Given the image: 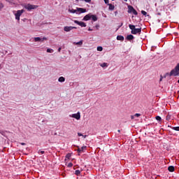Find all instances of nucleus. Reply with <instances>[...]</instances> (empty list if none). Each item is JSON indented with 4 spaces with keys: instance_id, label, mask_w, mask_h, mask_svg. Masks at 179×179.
Instances as JSON below:
<instances>
[{
    "instance_id": "1",
    "label": "nucleus",
    "mask_w": 179,
    "mask_h": 179,
    "mask_svg": "<svg viewBox=\"0 0 179 179\" xmlns=\"http://www.w3.org/2000/svg\"><path fill=\"white\" fill-rule=\"evenodd\" d=\"M129 27L130 29L131 34H141L142 31V28H135V25L129 24Z\"/></svg>"
},
{
    "instance_id": "2",
    "label": "nucleus",
    "mask_w": 179,
    "mask_h": 179,
    "mask_svg": "<svg viewBox=\"0 0 179 179\" xmlns=\"http://www.w3.org/2000/svg\"><path fill=\"white\" fill-rule=\"evenodd\" d=\"M25 9H27L28 10H31L33 9H37L38 8V6L33 5V4H27L24 6Z\"/></svg>"
},
{
    "instance_id": "3",
    "label": "nucleus",
    "mask_w": 179,
    "mask_h": 179,
    "mask_svg": "<svg viewBox=\"0 0 179 179\" xmlns=\"http://www.w3.org/2000/svg\"><path fill=\"white\" fill-rule=\"evenodd\" d=\"M24 13V10H18L15 14L16 20H20V16Z\"/></svg>"
},
{
    "instance_id": "4",
    "label": "nucleus",
    "mask_w": 179,
    "mask_h": 179,
    "mask_svg": "<svg viewBox=\"0 0 179 179\" xmlns=\"http://www.w3.org/2000/svg\"><path fill=\"white\" fill-rule=\"evenodd\" d=\"M128 13H133L134 15H135L136 16V15H138V12L136 11V10H135V8H134L132 7V6H128Z\"/></svg>"
},
{
    "instance_id": "5",
    "label": "nucleus",
    "mask_w": 179,
    "mask_h": 179,
    "mask_svg": "<svg viewBox=\"0 0 179 179\" xmlns=\"http://www.w3.org/2000/svg\"><path fill=\"white\" fill-rule=\"evenodd\" d=\"M70 117H71V118H76V120H80V112L70 115Z\"/></svg>"
},
{
    "instance_id": "6",
    "label": "nucleus",
    "mask_w": 179,
    "mask_h": 179,
    "mask_svg": "<svg viewBox=\"0 0 179 179\" xmlns=\"http://www.w3.org/2000/svg\"><path fill=\"white\" fill-rule=\"evenodd\" d=\"M74 23H76V24H78V26H80L81 27H86V23H85L84 22L74 20Z\"/></svg>"
},
{
    "instance_id": "7",
    "label": "nucleus",
    "mask_w": 179,
    "mask_h": 179,
    "mask_svg": "<svg viewBox=\"0 0 179 179\" xmlns=\"http://www.w3.org/2000/svg\"><path fill=\"white\" fill-rule=\"evenodd\" d=\"M73 29H76V27H68V26L64 27V31H66V32L71 31V30H73Z\"/></svg>"
},
{
    "instance_id": "8",
    "label": "nucleus",
    "mask_w": 179,
    "mask_h": 179,
    "mask_svg": "<svg viewBox=\"0 0 179 179\" xmlns=\"http://www.w3.org/2000/svg\"><path fill=\"white\" fill-rule=\"evenodd\" d=\"M90 19H92V14L91 13L86 15L83 17V20L87 21V20H90Z\"/></svg>"
},
{
    "instance_id": "9",
    "label": "nucleus",
    "mask_w": 179,
    "mask_h": 179,
    "mask_svg": "<svg viewBox=\"0 0 179 179\" xmlns=\"http://www.w3.org/2000/svg\"><path fill=\"white\" fill-rule=\"evenodd\" d=\"M78 12H80V13H85L86 12V8H77Z\"/></svg>"
},
{
    "instance_id": "10",
    "label": "nucleus",
    "mask_w": 179,
    "mask_h": 179,
    "mask_svg": "<svg viewBox=\"0 0 179 179\" xmlns=\"http://www.w3.org/2000/svg\"><path fill=\"white\" fill-rule=\"evenodd\" d=\"M91 19L93 20V22H97V15L91 14Z\"/></svg>"
},
{
    "instance_id": "11",
    "label": "nucleus",
    "mask_w": 179,
    "mask_h": 179,
    "mask_svg": "<svg viewBox=\"0 0 179 179\" xmlns=\"http://www.w3.org/2000/svg\"><path fill=\"white\" fill-rule=\"evenodd\" d=\"M108 5L109 6V10H114V9H115V6H114V5L111 3H108Z\"/></svg>"
},
{
    "instance_id": "12",
    "label": "nucleus",
    "mask_w": 179,
    "mask_h": 179,
    "mask_svg": "<svg viewBox=\"0 0 179 179\" xmlns=\"http://www.w3.org/2000/svg\"><path fill=\"white\" fill-rule=\"evenodd\" d=\"M134 37L133 35L130 34V35H128L127 36V40H129V41H131V40H134Z\"/></svg>"
},
{
    "instance_id": "13",
    "label": "nucleus",
    "mask_w": 179,
    "mask_h": 179,
    "mask_svg": "<svg viewBox=\"0 0 179 179\" xmlns=\"http://www.w3.org/2000/svg\"><path fill=\"white\" fill-rule=\"evenodd\" d=\"M58 82H60L61 83L65 82V78H64L63 76L59 77L58 79Z\"/></svg>"
},
{
    "instance_id": "14",
    "label": "nucleus",
    "mask_w": 179,
    "mask_h": 179,
    "mask_svg": "<svg viewBox=\"0 0 179 179\" xmlns=\"http://www.w3.org/2000/svg\"><path fill=\"white\" fill-rule=\"evenodd\" d=\"M117 40H119L120 41H124V36L120 35L117 36Z\"/></svg>"
},
{
    "instance_id": "15",
    "label": "nucleus",
    "mask_w": 179,
    "mask_h": 179,
    "mask_svg": "<svg viewBox=\"0 0 179 179\" xmlns=\"http://www.w3.org/2000/svg\"><path fill=\"white\" fill-rule=\"evenodd\" d=\"M73 44L76 45H82L83 44V41H80L79 42H74Z\"/></svg>"
},
{
    "instance_id": "16",
    "label": "nucleus",
    "mask_w": 179,
    "mask_h": 179,
    "mask_svg": "<svg viewBox=\"0 0 179 179\" xmlns=\"http://www.w3.org/2000/svg\"><path fill=\"white\" fill-rule=\"evenodd\" d=\"M168 170L171 173H173V171H174V167L173 166H170L169 167H168Z\"/></svg>"
},
{
    "instance_id": "17",
    "label": "nucleus",
    "mask_w": 179,
    "mask_h": 179,
    "mask_svg": "<svg viewBox=\"0 0 179 179\" xmlns=\"http://www.w3.org/2000/svg\"><path fill=\"white\" fill-rule=\"evenodd\" d=\"M100 66H101V68H107L108 65L107 64V63H103L100 64Z\"/></svg>"
},
{
    "instance_id": "18",
    "label": "nucleus",
    "mask_w": 179,
    "mask_h": 179,
    "mask_svg": "<svg viewBox=\"0 0 179 179\" xmlns=\"http://www.w3.org/2000/svg\"><path fill=\"white\" fill-rule=\"evenodd\" d=\"M34 41L35 42L41 41V38H40V37H35L34 38Z\"/></svg>"
},
{
    "instance_id": "19",
    "label": "nucleus",
    "mask_w": 179,
    "mask_h": 179,
    "mask_svg": "<svg viewBox=\"0 0 179 179\" xmlns=\"http://www.w3.org/2000/svg\"><path fill=\"white\" fill-rule=\"evenodd\" d=\"M75 174H76V176H80V171L79 170H76L75 171Z\"/></svg>"
},
{
    "instance_id": "20",
    "label": "nucleus",
    "mask_w": 179,
    "mask_h": 179,
    "mask_svg": "<svg viewBox=\"0 0 179 179\" xmlns=\"http://www.w3.org/2000/svg\"><path fill=\"white\" fill-rule=\"evenodd\" d=\"M172 129H173V131H179V127H173Z\"/></svg>"
},
{
    "instance_id": "21",
    "label": "nucleus",
    "mask_w": 179,
    "mask_h": 179,
    "mask_svg": "<svg viewBox=\"0 0 179 179\" xmlns=\"http://www.w3.org/2000/svg\"><path fill=\"white\" fill-rule=\"evenodd\" d=\"M72 156V155L71 153H68L66 155V159H71V157Z\"/></svg>"
},
{
    "instance_id": "22",
    "label": "nucleus",
    "mask_w": 179,
    "mask_h": 179,
    "mask_svg": "<svg viewBox=\"0 0 179 179\" xmlns=\"http://www.w3.org/2000/svg\"><path fill=\"white\" fill-rule=\"evenodd\" d=\"M97 51H103V47H101V46H98V47H97Z\"/></svg>"
},
{
    "instance_id": "23",
    "label": "nucleus",
    "mask_w": 179,
    "mask_h": 179,
    "mask_svg": "<svg viewBox=\"0 0 179 179\" xmlns=\"http://www.w3.org/2000/svg\"><path fill=\"white\" fill-rule=\"evenodd\" d=\"M155 119L157 120V121H162V117L160 116L155 117Z\"/></svg>"
},
{
    "instance_id": "24",
    "label": "nucleus",
    "mask_w": 179,
    "mask_h": 179,
    "mask_svg": "<svg viewBox=\"0 0 179 179\" xmlns=\"http://www.w3.org/2000/svg\"><path fill=\"white\" fill-rule=\"evenodd\" d=\"M141 13L143 15V16H146V15H148V13H146L145 10H141Z\"/></svg>"
},
{
    "instance_id": "25",
    "label": "nucleus",
    "mask_w": 179,
    "mask_h": 179,
    "mask_svg": "<svg viewBox=\"0 0 179 179\" xmlns=\"http://www.w3.org/2000/svg\"><path fill=\"white\" fill-rule=\"evenodd\" d=\"M47 52H50V53L54 52V50L48 48L47 49Z\"/></svg>"
},
{
    "instance_id": "26",
    "label": "nucleus",
    "mask_w": 179,
    "mask_h": 179,
    "mask_svg": "<svg viewBox=\"0 0 179 179\" xmlns=\"http://www.w3.org/2000/svg\"><path fill=\"white\" fill-rule=\"evenodd\" d=\"M171 119V116H170L169 115H168L166 116V120H167V121H170Z\"/></svg>"
},
{
    "instance_id": "27",
    "label": "nucleus",
    "mask_w": 179,
    "mask_h": 179,
    "mask_svg": "<svg viewBox=\"0 0 179 179\" xmlns=\"http://www.w3.org/2000/svg\"><path fill=\"white\" fill-rule=\"evenodd\" d=\"M3 9V3L0 2V10Z\"/></svg>"
},
{
    "instance_id": "28",
    "label": "nucleus",
    "mask_w": 179,
    "mask_h": 179,
    "mask_svg": "<svg viewBox=\"0 0 179 179\" xmlns=\"http://www.w3.org/2000/svg\"><path fill=\"white\" fill-rule=\"evenodd\" d=\"M38 153H41V155H44L45 152L43 151V150H39L38 151Z\"/></svg>"
},
{
    "instance_id": "29",
    "label": "nucleus",
    "mask_w": 179,
    "mask_h": 179,
    "mask_svg": "<svg viewBox=\"0 0 179 179\" xmlns=\"http://www.w3.org/2000/svg\"><path fill=\"white\" fill-rule=\"evenodd\" d=\"M85 1V2H87V3H90L92 2V0H82Z\"/></svg>"
},
{
    "instance_id": "30",
    "label": "nucleus",
    "mask_w": 179,
    "mask_h": 179,
    "mask_svg": "<svg viewBox=\"0 0 179 179\" xmlns=\"http://www.w3.org/2000/svg\"><path fill=\"white\" fill-rule=\"evenodd\" d=\"M44 40H47V38H45V37L41 38V41H44Z\"/></svg>"
},
{
    "instance_id": "31",
    "label": "nucleus",
    "mask_w": 179,
    "mask_h": 179,
    "mask_svg": "<svg viewBox=\"0 0 179 179\" xmlns=\"http://www.w3.org/2000/svg\"><path fill=\"white\" fill-rule=\"evenodd\" d=\"M71 12V13H76V10L72 9Z\"/></svg>"
},
{
    "instance_id": "32",
    "label": "nucleus",
    "mask_w": 179,
    "mask_h": 179,
    "mask_svg": "<svg viewBox=\"0 0 179 179\" xmlns=\"http://www.w3.org/2000/svg\"><path fill=\"white\" fill-rule=\"evenodd\" d=\"M134 117H141V114H139V113H136V114L134 115Z\"/></svg>"
},
{
    "instance_id": "33",
    "label": "nucleus",
    "mask_w": 179,
    "mask_h": 179,
    "mask_svg": "<svg viewBox=\"0 0 179 179\" xmlns=\"http://www.w3.org/2000/svg\"><path fill=\"white\" fill-rule=\"evenodd\" d=\"M85 149H86V146H83V147L81 148L82 152H83V150H85Z\"/></svg>"
},
{
    "instance_id": "34",
    "label": "nucleus",
    "mask_w": 179,
    "mask_h": 179,
    "mask_svg": "<svg viewBox=\"0 0 179 179\" xmlns=\"http://www.w3.org/2000/svg\"><path fill=\"white\" fill-rule=\"evenodd\" d=\"M72 166H73V164L72 163H69L68 164V167H72Z\"/></svg>"
},
{
    "instance_id": "35",
    "label": "nucleus",
    "mask_w": 179,
    "mask_h": 179,
    "mask_svg": "<svg viewBox=\"0 0 179 179\" xmlns=\"http://www.w3.org/2000/svg\"><path fill=\"white\" fill-rule=\"evenodd\" d=\"M78 136H83V134L82 133H78Z\"/></svg>"
},
{
    "instance_id": "36",
    "label": "nucleus",
    "mask_w": 179,
    "mask_h": 179,
    "mask_svg": "<svg viewBox=\"0 0 179 179\" xmlns=\"http://www.w3.org/2000/svg\"><path fill=\"white\" fill-rule=\"evenodd\" d=\"M77 152H78L79 153H80V152H82L81 148H78Z\"/></svg>"
},
{
    "instance_id": "37",
    "label": "nucleus",
    "mask_w": 179,
    "mask_h": 179,
    "mask_svg": "<svg viewBox=\"0 0 179 179\" xmlns=\"http://www.w3.org/2000/svg\"><path fill=\"white\" fill-rule=\"evenodd\" d=\"M87 137V135H83V138H86Z\"/></svg>"
},
{
    "instance_id": "38",
    "label": "nucleus",
    "mask_w": 179,
    "mask_h": 179,
    "mask_svg": "<svg viewBox=\"0 0 179 179\" xmlns=\"http://www.w3.org/2000/svg\"><path fill=\"white\" fill-rule=\"evenodd\" d=\"M105 3H108V0H104Z\"/></svg>"
},
{
    "instance_id": "39",
    "label": "nucleus",
    "mask_w": 179,
    "mask_h": 179,
    "mask_svg": "<svg viewBox=\"0 0 179 179\" xmlns=\"http://www.w3.org/2000/svg\"><path fill=\"white\" fill-rule=\"evenodd\" d=\"M58 52H61V48H58Z\"/></svg>"
},
{
    "instance_id": "40",
    "label": "nucleus",
    "mask_w": 179,
    "mask_h": 179,
    "mask_svg": "<svg viewBox=\"0 0 179 179\" xmlns=\"http://www.w3.org/2000/svg\"><path fill=\"white\" fill-rule=\"evenodd\" d=\"M20 145H22V146H24V145H26L24 143H21Z\"/></svg>"
},
{
    "instance_id": "41",
    "label": "nucleus",
    "mask_w": 179,
    "mask_h": 179,
    "mask_svg": "<svg viewBox=\"0 0 179 179\" xmlns=\"http://www.w3.org/2000/svg\"><path fill=\"white\" fill-rule=\"evenodd\" d=\"M92 30H93V29H92L91 28H89V29H88V31H92Z\"/></svg>"
},
{
    "instance_id": "42",
    "label": "nucleus",
    "mask_w": 179,
    "mask_h": 179,
    "mask_svg": "<svg viewBox=\"0 0 179 179\" xmlns=\"http://www.w3.org/2000/svg\"><path fill=\"white\" fill-rule=\"evenodd\" d=\"M95 27H96V29H99V25H96Z\"/></svg>"
},
{
    "instance_id": "43",
    "label": "nucleus",
    "mask_w": 179,
    "mask_h": 179,
    "mask_svg": "<svg viewBox=\"0 0 179 179\" xmlns=\"http://www.w3.org/2000/svg\"><path fill=\"white\" fill-rule=\"evenodd\" d=\"M163 79V77L161 76L160 81L162 82V80Z\"/></svg>"
},
{
    "instance_id": "44",
    "label": "nucleus",
    "mask_w": 179,
    "mask_h": 179,
    "mask_svg": "<svg viewBox=\"0 0 179 179\" xmlns=\"http://www.w3.org/2000/svg\"><path fill=\"white\" fill-rule=\"evenodd\" d=\"M131 120H134V116H131Z\"/></svg>"
},
{
    "instance_id": "45",
    "label": "nucleus",
    "mask_w": 179,
    "mask_h": 179,
    "mask_svg": "<svg viewBox=\"0 0 179 179\" xmlns=\"http://www.w3.org/2000/svg\"><path fill=\"white\" fill-rule=\"evenodd\" d=\"M125 2H127V1H128V0H124Z\"/></svg>"
},
{
    "instance_id": "46",
    "label": "nucleus",
    "mask_w": 179,
    "mask_h": 179,
    "mask_svg": "<svg viewBox=\"0 0 179 179\" xmlns=\"http://www.w3.org/2000/svg\"><path fill=\"white\" fill-rule=\"evenodd\" d=\"M121 26H122V23L121 24L120 27H121Z\"/></svg>"
},
{
    "instance_id": "47",
    "label": "nucleus",
    "mask_w": 179,
    "mask_h": 179,
    "mask_svg": "<svg viewBox=\"0 0 179 179\" xmlns=\"http://www.w3.org/2000/svg\"><path fill=\"white\" fill-rule=\"evenodd\" d=\"M118 132H120V130H118Z\"/></svg>"
},
{
    "instance_id": "48",
    "label": "nucleus",
    "mask_w": 179,
    "mask_h": 179,
    "mask_svg": "<svg viewBox=\"0 0 179 179\" xmlns=\"http://www.w3.org/2000/svg\"><path fill=\"white\" fill-rule=\"evenodd\" d=\"M76 1H79V0H76Z\"/></svg>"
},
{
    "instance_id": "49",
    "label": "nucleus",
    "mask_w": 179,
    "mask_h": 179,
    "mask_svg": "<svg viewBox=\"0 0 179 179\" xmlns=\"http://www.w3.org/2000/svg\"><path fill=\"white\" fill-rule=\"evenodd\" d=\"M112 1H114V0H112Z\"/></svg>"
}]
</instances>
